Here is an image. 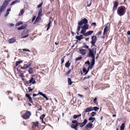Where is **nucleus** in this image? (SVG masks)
<instances>
[{"label":"nucleus","instance_id":"nucleus-9","mask_svg":"<svg viewBox=\"0 0 130 130\" xmlns=\"http://www.w3.org/2000/svg\"><path fill=\"white\" fill-rule=\"evenodd\" d=\"M118 5V4L117 2L116 1L114 2L113 9V11H115L117 10Z\"/></svg>","mask_w":130,"mask_h":130},{"label":"nucleus","instance_id":"nucleus-50","mask_svg":"<svg viewBox=\"0 0 130 130\" xmlns=\"http://www.w3.org/2000/svg\"><path fill=\"white\" fill-rule=\"evenodd\" d=\"M19 76L22 77H25L23 75V74L22 73H21L20 74Z\"/></svg>","mask_w":130,"mask_h":130},{"label":"nucleus","instance_id":"nucleus-34","mask_svg":"<svg viewBox=\"0 0 130 130\" xmlns=\"http://www.w3.org/2000/svg\"><path fill=\"white\" fill-rule=\"evenodd\" d=\"M95 118L91 116H90L89 117V118L88 119V120L89 121H91V120H95Z\"/></svg>","mask_w":130,"mask_h":130},{"label":"nucleus","instance_id":"nucleus-36","mask_svg":"<svg viewBox=\"0 0 130 130\" xmlns=\"http://www.w3.org/2000/svg\"><path fill=\"white\" fill-rule=\"evenodd\" d=\"M96 114V113L94 112H92L91 113V117H93Z\"/></svg>","mask_w":130,"mask_h":130},{"label":"nucleus","instance_id":"nucleus-12","mask_svg":"<svg viewBox=\"0 0 130 130\" xmlns=\"http://www.w3.org/2000/svg\"><path fill=\"white\" fill-rule=\"evenodd\" d=\"M87 50L84 49H81L79 50L80 53L83 55H85L86 53Z\"/></svg>","mask_w":130,"mask_h":130},{"label":"nucleus","instance_id":"nucleus-4","mask_svg":"<svg viewBox=\"0 0 130 130\" xmlns=\"http://www.w3.org/2000/svg\"><path fill=\"white\" fill-rule=\"evenodd\" d=\"M82 47L83 48H87V49H88V50L89 51V52L87 55V57H89L88 55H89L90 52H92L94 54V55H95L96 54V48L94 47L92 48V49L89 48V46L87 45H84Z\"/></svg>","mask_w":130,"mask_h":130},{"label":"nucleus","instance_id":"nucleus-57","mask_svg":"<svg viewBox=\"0 0 130 130\" xmlns=\"http://www.w3.org/2000/svg\"><path fill=\"white\" fill-rule=\"evenodd\" d=\"M11 11V8H9L7 9V12H9Z\"/></svg>","mask_w":130,"mask_h":130},{"label":"nucleus","instance_id":"nucleus-35","mask_svg":"<svg viewBox=\"0 0 130 130\" xmlns=\"http://www.w3.org/2000/svg\"><path fill=\"white\" fill-rule=\"evenodd\" d=\"M45 116V115L44 114H43L40 117V118L42 120H43V118H44Z\"/></svg>","mask_w":130,"mask_h":130},{"label":"nucleus","instance_id":"nucleus-10","mask_svg":"<svg viewBox=\"0 0 130 130\" xmlns=\"http://www.w3.org/2000/svg\"><path fill=\"white\" fill-rule=\"evenodd\" d=\"M27 27V24H24L22 25L21 27H19L17 28V29L19 30H20L25 29Z\"/></svg>","mask_w":130,"mask_h":130},{"label":"nucleus","instance_id":"nucleus-28","mask_svg":"<svg viewBox=\"0 0 130 130\" xmlns=\"http://www.w3.org/2000/svg\"><path fill=\"white\" fill-rule=\"evenodd\" d=\"M99 109V108L95 106L92 107V109L93 110H94L95 111H96Z\"/></svg>","mask_w":130,"mask_h":130},{"label":"nucleus","instance_id":"nucleus-49","mask_svg":"<svg viewBox=\"0 0 130 130\" xmlns=\"http://www.w3.org/2000/svg\"><path fill=\"white\" fill-rule=\"evenodd\" d=\"M107 26H106L104 29V31L106 32L107 30Z\"/></svg>","mask_w":130,"mask_h":130},{"label":"nucleus","instance_id":"nucleus-30","mask_svg":"<svg viewBox=\"0 0 130 130\" xmlns=\"http://www.w3.org/2000/svg\"><path fill=\"white\" fill-rule=\"evenodd\" d=\"M23 23L22 21H19L15 24L16 26H19L20 25L23 24Z\"/></svg>","mask_w":130,"mask_h":130},{"label":"nucleus","instance_id":"nucleus-54","mask_svg":"<svg viewBox=\"0 0 130 130\" xmlns=\"http://www.w3.org/2000/svg\"><path fill=\"white\" fill-rule=\"evenodd\" d=\"M36 16H34L32 19V22H33L35 20L36 18Z\"/></svg>","mask_w":130,"mask_h":130},{"label":"nucleus","instance_id":"nucleus-52","mask_svg":"<svg viewBox=\"0 0 130 130\" xmlns=\"http://www.w3.org/2000/svg\"><path fill=\"white\" fill-rule=\"evenodd\" d=\"M28 89L29 91H32L33 90V89H31V88L30 87H28Z\"/></svg>","mask_w":130,"mask_h":130},{"label":"nucleus","instance_id":"nucleus-8","mask_svg":"<svg viewBox=\"0 0 130 130\" xmlns=\"http://www.w3.org/2000/svg\"><path fill=\"white\" fill-rule=\"evenodd\" d=\"M12 0H5L2 5L7 7L8 5L9 2Z\"/></svg>","mask_w":130,"mask_h":130},{"label":"nucleus","instance_id":"nucleus-29","mask_svg":"<svg viewBox=\"0 0 130 130\" xmlns=\"http://www.w3.org/2000/svg\"><path fill=\"white\" fill-rule=\"evenodd\" d=\"M42 10L41 9H40L38 13V15L39 16H42Z\"/></svg>","mask_w":130,"mask_h":130},{"label":"nucleus","instance_id":"nucleus-2","mask_svg":"<svg viewBox=\"0 0 130 130\" xmlns=\"http://www.w3.org/2000/svg\"><path fill=\"white\" fill-rule=\"evenodd\" d=\"M89 57H91L92 58L91 61L90 62V68L91 69L92 68V67L94 66L95 64V57L94 55V54L92 52H90L89 55Z\"/></svg>","mask_w":130,"mask_h":130},{"label":"nucleus","instance_id":"nucleus-21","mask_svg":"<svg viewBox=\"0 0 130 130\" xmlns=\"http://www.w3.org/2000/svg\"><path fill=\"white\" fill-rule=\"evenodd\" d=\"M70 65V63L69 62V61H68L65 64V67L67 68H68Z\"/></svg>","mask_w":130,"mask_h":130},{"label":"nucleus","instance_id":"nucleus-16","mask_svg":"<svg viewBox=\"0 0 130 130\" xmlns=\"http://www.w3.org/2000/svg\"><path fill=\"white\" fill-rule=\"evenodd\" d=\"M29 83H32V84H34L36 83V81L34 79V78L32 77L29 80Z\"/></svg>","mask_w":130,"mask_h":130},{"label":"nucleus","instance_id":"nucleus-25","mask_svg":"<svg viewBox=\"0 0 130 130\" xmlns=\"http://www.w3.org/2000/svg\"><path fill=\"white\" fill-rule=\"evenodd\" d=\"M124 125L125 124L124 123H122L121 125V126L120 127V129L121 130H124Z\"/></svg>","mask_w":130,"mask_h":130},{"label":"nucleus","instance_id":"nucleus-7","mask_svg":"<svg viewBox=\"0 0 130 130\" xmlns=\"http://www.w3.org/2000/svg\"><path fill=\"white\" fill-rule=\"evenodd\" d=\"M38 122L37 121H36V122H32V128L33 130L36 127H38Z\"/></svg>","mask_w":130,"mask_h":130},{"label":"nucleus","instance_id":"nucleus-42","mask_svg":"<svg viewBox=\"0 0 130 130\" xmlns=\"http://www.w3.org/2000/svg\"><path fill=\"white\" fill-rule=\"evenodd\" d=\"M28 102H29L31 103H32V98H28Z\"/></svg>","mask_w":130,"mask_h":130},{"label":"nucleus","instance_id":"nucleus-32","mask_svg":"<svg viewBox=\"0 0 130 130\" xmlns=\"http://www.w3.org/2000/svg\"><path fill=\"white\" fill-rule=\"evenodd\" d=\"M24 12V10L23 9H22L20 12V13H19V16H21L23 14Z\"/></svg>","mask_w":130,"mask_h":130},{"label":"nucleus","instance_id":"nucleus-47","mask_svg":"<svg viewBox=\"0 0 130 130\" xmlns=\"http://www.w3.org/2000/svg\"><path fill=\"white\" fill-rule=\"evenodd\" d=\"M78 123H79V122H78L77 123H76L75 124H73V125L74 126H75L77 127V126H79V124Z\"/></svg>","mask_w":130,"mask_h":130},{"label":"nucleus","instance_id":"nucleus-31","mask_svg":"<svg viewBox=\"0 0 130 130\" xmlns=\"http://www.w3.org/2000/svg\"><path fill=\"white\" fill-rule=\"evenodd\" d=\"M68 82L69 85H71L72 84V82L70 78H68Z\"/></svg>","mask_w":130,"mask_h":130},{"label":"nucleus","instance_id":"nucleus-55","mask_svg":"<svg viewBox=\"0 0 130 130\" xmlns=\"http://www.w3.org/2000/svg\"><path fill=\"white\" fill-rule=\"evenodd\" d=\"M90 76L89 75L87 77H85L84 78L83 80H85L86 79H88L90 78Z\"/></svg>","mask_w":130,"mask_h":130},{"label":"nucleus","instance_id":"nucleus-3","mask_svg":"<svg viewBox=\"0 0 130 130\" xmlns=\"http://www.w3.org/2000/svg\"><path fill=\"white\" fill-rule=\"evenodd\" d=\"M88 23V21L86 18H84L80 22L78 23V25L77 26V30L79 31L80 30V26L82 25L83 24H85Z\"/></svg>","mask_w":130,"mask_h":130},{"label":"nucleus","instance_id":"nucleus-53","mask_svg":"<svg viewBox=\"0 0 130 130\" xmlns=\"http://www.w3.org/2000/svg\"><path fill=\"white\" fill-rule=\"evenodd\" d=\"M25 84H28V85L30 83H29V81H25Z\"/></svg>","mask_w":130,"mask_h":130},{"label":"nucleus","instance_id":"nucleus-40","mask_svg":"<svg viewBox=\"0 0 130 130\" xmlns=\"http://www.w3.org/2000/svg\"><path fill=\"white\" fill-rule=\"evenodd\" d=\"M42 4H43V2H42L41 3H40V4H39L38 5H37V8H40L41 7L42 5Z\"/></svg>","mask_w":130,"mask_h":130},{"label":"nucleus","instance_id":"nucleus-33","mask_svg":"<svg viewBox=\"0 0 130 130\" xmlns=\"http://www.w3.org/2000/svg\"><path fill=\"white\" fill-rule=\"evenodd\" d=\"M71 128L74 129L75 130H77V127L75 126H74L73 125V124H72V125L71 126Z\"/></svg>","mask_w":130,"mask_h":130},{"label":"nucleus","instance_id":"nucleus-39","mask_svg":"<svg viewBox=\"0 0 130 130\" xmlns=\"http://www.w3.org/2000/svg\"><path fill=\"white\" fill-rule=\"evenodd\" d=\"M79 125H79V126H80L81 127H83L84 125L83 123H79Z\"/></svg>","mask_w":130,"mask_h":130},{"label":"nucleus","instance_id":"nucleus-14","mask_svg":"<svg viewBox=\"0 0 130 130\" xmlns=\"http://www.w3.org/2000/svg\"><path fill=\"white\" fill-rule=\"evenodd\" d=\"M92 111H93L92 107H90L86 108L85 111V112H88Z\"/></svg>","mask_w":130,"mask_h":130},{"label":"nucleus","instance_id":"nucleus-45","mask_svg":"<svg viewBox=\"0 0 130 130\" xmlns=\"http://www.w3.org/2000/svg\"><path fill=\"white\" fill-rule=\"evenodd\" d=\"M85 63L86 64H87L89 65V66H90V63L89 60H87V61L85 62Z\"/></svg>","mask_w":130,"mask_h":130},{"label":"nucleus","instance_id":"nucleus-20","mask_svg":"<svg viewBox=\"0 0 130 130\" xmlns=\"http://www.w3.org/2000/svg\"><path fill=\"white\" fill-rule=\"evenodd\" d=\"M38 94L42 96L43 97V98H47V96H46L42 92L39 91L38 93Z\"/></svg>","mask_w":130,"mask_h":130},{"label":"nucleus","instance_id":"nucleus-46","mask_svg":"<svg viewBox=\"0 0 130 130\" xmlns=\"http://www.w3.org/2000/svg\"><path fill=\"white\" fill-rule=\"evenodd\" d=\"M22 50L24 51H28L29 52H30V51L28 49L24 48L22 49Z\"/></svg>","mask_w":130,"mask_h":130},{"label":"nucleus","instance_id":"nucleus-44","mask_svg":"<svg viewBox=\"0 0 130 130\" xmlns=\"http://www.w3.org/2000/svg\"><path fill=\"white\" fill-rule=\"evenodd\" d=\"M47 29H46V31H47L50 28V27H51V26H50V25L49 24H48L47 25Z\"/></svg>","mask_w":130,"mask_h":130},{"label":"nucleus","instance_id":"nucleus-13","mask_svg":"<svg viewBox=\"0 0 130 130\" xmlns=\"http://www.w3.org/2000/svg\"><path fill=\"white\" fill-rule=\"evenodd\" d=\"M93 125L92 123H91V122H90L87 124L86 127V128L87 129L88 128H92Z\"/></svg>","mask_w":130,"mask_h":130},{"label":"nucleus","instance_id":"nucleus-48","mask_svg":"<svg viewBox=\"0 0 130 130\" xmlns=\"http://www.w3.org/2000/svg\"><path fill=\"white\" fill-rule=\"evenodd\" d=\"M61 66L62 65V63L64 62V59L63 58H62L61 59Z\"/></svg>","mask_w":130,"mask_h":130},{"label":"nucleus","instance_id":"nucleus-11","mask_svg":"<svg viewBox=\"0 0 130 130\" xmlns=\"http://www.w3.org/2000/svg\"><path fill=\"white\" fill-rule=\"evenodd\" d=\"M16 40L15 38L14 37H13L11 39H10L8 40V42L10 44L13 43L15 42Z\"/></svg>","mask_w":130,"mask_h":130},{"label":"nucleus","instance_id":"nucleus-5","mask_svg":"<svg viewBox=\"0 0 130 130\" xmlns=\"http://www.w3.org/2000/svg\"><path fill=\"white\" fill-rule=\"evenodd\" d=\"M91 39L92 40V41L91 42L92 44L91 46V47H93V46L96 47V45H95V44L97 40V37L96 36H93L92 37Z\"/></svg>","mask_w":130,"mask_h":130},{"label":"nucleus","instance_id":"nucleus-17","mask_svg":"<svg viewBox=\"0 0 130 130\" xmlns=\"http://www.w3.org/2000/svg\"><path fill=\"white\" fill-rule=\"evenodd\" d=\"M20 2V0H15L13 1L10 4V6H12L14 4L17 3H19Z\"/></svg>","mask_w":130,"mask_h":130},{"label":"nucleus","instance_id":"nucleus-6","mask_svg":"<svg viewBox=\"0 0 130 130\" xmlns=\"http://www.w3.org/2000/svg\"><path fill=\"white\" fill-rule=\"evenodd\" d=\"M31 115V113L30 111H28L26 113H25L23 117V118L25 119H27L28 118H29V117Z\"/></svg>","mask_w":130,"mask_h":130},{"label":"nucleus","instance_id":"nucleus-23","mask_svg":"<svg viewBox=\"0 0 130 130\" xmlns=\"http://www.w3.org/2000/svg\"><path fill=\"white\" fill-rule=\"evenodd\" d=\"M89 28V25L87 24H84V29L85 30H87Z\"/></svg>","mask_w":130,"mask_h":130},{"label":"nucleus","instance_id":"nucleus-19","mask_svg":"<svg viewBox=\"0 0 130 130\" xmlns=\"http://www.w3.org/2000/svg\"><path fill=\"white\" fill-rule=\"evenodd\" d=\"M40 20V17H37L35 22L34 23V24H35L36 23H38L39 22Z\"/></svg>","mask_w":130,"mask_h":130},{"label":"nucleus","instance_id":"nucleus-61","mask_svg":"<svg viewBox=\"0 0 130 130\" xmlns=\"http://www.w3.org/2000/svg\"><path fill=\"white\" fill-rule=\"evenodd\" d=\"M10 25L11 26H14V24H13V23H10Z\"/></svg>","mask_w":130,"mask_h":130},{"label":"nucleus","instance_id":"nucleus-22","mask_svg":"<svg viewBox=\"0 0 130 130\" xmlns=\"http://www.w3.org/2000/svg\"><path fill=\"white\" fill-rule=\"evenodd\" d=\"M28 71L30 74H32L33 72V68H28Z\"/></svg>","mask_w":130,"mask_h":130},{"label":"nucleus","instance_id":"nucleus-37","mask_svg":"<svg viewBox=\"0 0 130 130\" xmlns=\"http://www.w3.org/2000/svg\"><path fill=\"white\" fill-rule=\"evenodd\" d=\"M87 120L86 119H84L83 122V123L84 125H85L87 122Z\"/></svg>","mask_w":130,"mask_h":130},{"label":"nucleus","instance_id":"nucleus-58","mask_svg":"<svg viewBox=\"0 0 130 130\" xmlns=\"http://www.w3.org/2000/svg\"><path fill=\"white\" fill-rule=\"evenodd\" d=\"M19 67H20V68L22 69H24L25 68L24 67H22L21 66H20Z\"/></svg>","mask_w":130,"mask_h":130},{"label":"nucleus","instance_id":"nucleus-41","mask_svg":"<svg viewBox=\"0 0 130 130\" xmlns=\"http://www.w3.org/2000/svg\"><path fill=\"white\" fill-rule=\"evenodd\" d=\"M71 71V70H70L68 71L65 74H64L66 75H68L70 74Z\"/></svg>","mask_w":130,"mask_h":130},{"label":"nucleus","instance_id":"nucleus-56","mask_svg":"<svg viewBox=\"0 0 130 130\" xmlns=\"http://www.w3.org/2000/svg\"><path fill=\"white\" fill-rule=\"evenodd\" d=\"M26 96L27 98H31L30 96L28 94H26Z\"/></svg>","mask_w":130,"mask_h":130},{"label":"nucleus","instance_id":"nucleus-1","mask_svg":"<svg viewBox=\"0 0 130 130\" xmlns=\"http://www.w3.org/2000/svg\"><path fill=\"white\" fill-rule=\"evenodd\" d=\"M126 9L124 6H121L118 8L117 13L119 16H121L124 15Z\"/></svg>","mask_w":130,"mask_h":130},{"label":"nucleus","instance_id":"nucleus-18","mask_svg":"<svg viewBox=\"0 0 130 130\" xmlns=\"http://www.w3.org/2000/svg\"><path fill=\"white\" fill-rule=\"evenodd\" d=\"M93 32V31H90L86 33V34L85 36H87L91 35Z\"/></svg>","mask_w":130,"mask_h":130},{"label":"nucleus","instance_id":"nucleus-38","mask_svg":"<svg viewBox=\"0 0 130 130\" xmlns=\"http://www.w3.org/2000/svg\"><path fill=\"white\" fill-rule=\"evenodd\" d=\"M82 58V57L80 56L79 57H77L76 58L75 60L76 61H77L81 60Z\"/></svg>","mask_w":130,"mask_h":130},{"label":"nucleus","instance_id":"nucleus-59","mask_svg":"<svg viewBox=\"0 0 130 130\" xmlns=\"http://www.w3.org/2000/svg\"><path fill=\"white\" fill-rule=\"evenodd\" d=\"M91 2H90L89 4H88L87 5V7H90L91 5Z\"/></svg>","mask_w":130,"mask_h":130},{"label":"nucleus","instance_id":"nucleus-15","mask_svg":"<svg viewBox=\"0 0 130 130\" xmlns=\"http://www.w3.org/2000/svg\"><path fill=\"white\" fill-rule=\"evenodd\" d=\"M75 38L78 40L80 41L83 38V36L82 35H80L79 36H76Z\"/></svg>","mask_w":130,"mask_h":130},{"label":"nucleus","instance_id":"nucleus-24","mask_svg":"<svg viewBox=\"0 0 130 130\" xmlns=\"http://www.w3.org/2000/svg\"><path fill=\"white\" fill-rule=\"evenodd\" d=\"M83 73H85V75L87 74L88 73V71H87L86 69L84 67L83 68Z\"/></svg>","mask_w":130,"mask_h":130},{"label":"nucleus","instance_id":"nucleus-51","mask_svg":"<svg viewBox=\"0 0 130 130\" xmlns=\"http://www.w3.org/2000/svg\"><path fill=\"white\" fill-rule=\"evenodd\" d=\"M73 118L74 119H76L77 118H78L77 115H74L73 117Z\"/></svg>","mask_w":130,"mask_h":130},{"label":"nucleus","instance_id":"nucleus-62","mask_svg":"<svg viewBox=\"0 0 130 130\" xmlns=\"http://www.w3.org/2000/svg\"><path fill=\"white\" fill-rule=\"evenodd\" d=\"M127 34L128 35H130V31H128L127 32Z\"/></svg>","mask_w":130,"mask_h":130},{"label":"nucleus","instance_id":"nucleus-60","mask_svg":"<svg viewBox=\"0 0 130 130\" xmlns=\"http://www.w3.org/2000/svg\"><path fill=\"white\" fill-rule=\"evenodd\" d=\"M38 95V94H33V97H35V96H36Z\"/></svg>","mask_w":130,"mask_h":130},{"label":"nucleus","instance_id":"nucleus-43","mask_svg":"<svg viewBox=\"0 0 130 130\" xmlns=\"http://www.w3.org/2000/svg\"><path fill=\"white\" fill-rule=\"evenodd\" d=\"M78 122L76 120H73L72 121V123L74 124H75L76 123H77Z\"/></svg>","mask_w":130,"mask_h":130},{"label":"nucleus","instance_id":"nucleus-27","mask_svg":"<svg viewBox=\"0 0 130 130\" xmlns=\"http://www.w3.org/2000/svg\"><path fill=\"white\" fill-rule=\"evenodd\" d=\"M22 60H19V61H17L15 64V66H17L19 64L22 63Z\"/></svg>","mask_w":130,"mask_h":130},{"label":"nucleus","instance_id":"nucleus-63","mask_svg":"<svg viewBox=\"0 0 130 130\" xmlns=\"http://www.w3.org/2000/svg\"><path fill=\"white\" fill-rule=\"evenodd\" d=\"M78 96L79 97H83V95L80 94H78Z\"/></svg>","mask_w":130,"mask_h":130},{"label":"nucleus","instance_id":"nucleus-64","mask_svg":"<svg viewBox=\"0 0 130 130\" xmlns=\"http://www.w3.org/2000/svg\"><path fill=\"white\" fill-rule=\"evenodd\" d=\"M92 25H94L95 26H96V23L95 22H93V23H92Z\"/></svg>","mask_w":130,"mask_h":130},{"label":"nucleus","instance_id":"nucleus-26","mask_svg":"<svg viewBox=\"0 0 130 130\" xmlns=\"http://www.w3.org/2000/svg\"><path fill=\"white\" fill-rule=\"evenodd\" d=\"M86 30L84 29H82L80 32V34H83L84 36H85L86 34V33H85V32L86 31Z\"/></svg>","mask_w":130,"mask_h":130}]
</instances>
